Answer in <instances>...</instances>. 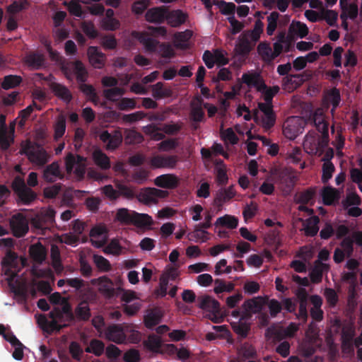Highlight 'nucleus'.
<instances>
[{
  "label": "nucleus",
  "instance_id": "obj_1",
  "mask_svg": "<svg viewBox=\"0 0 362 362\" xmlns=\"http://www.w3.org/2000/svg\"><path fill=\"white\" fill-rule=\"evenodd\" d=\"M19 153L25 155L32 164L38 167L45 166L51 158L50 153L41 144L30 140L21 144Z\"/></svg>",
  "mask_w": 362,
  "mask_h": 362
},
{
  "label": "nucleus",
  "instance_id": "obj_2",
  "mask_svg": "<svg viewBox=\"0 0 362 362\" xmlns=\"http://www.w3.org/2000/svg\"><path fill=\"white\" fill-rule=\"evenodd\" d=\"M165 341H143L144 348L153 353L173 355L176 354L178 358L185 361L189 358V351L185 348L177 349L173 344H165Z\"/></svg>",
  "mask_w": 362,
  "mask_h": 362
},
{
  "label": "nucleus",
  "instance_id": "obj_3",
  "mask_svg": "<svg viewBox=\"0 0 362 362\" xmlns=\"http://www.w3.org/2000/svg\"><path fill=\"white\" fill-rule=\"evenodd\" d=\"M116 218L122 223L133 224L139 228L147 227L153 224L151 216L146 214H139L134 211H131L126 208L117 210Z\"/></svg>",
  "mask_w": 362,
  "mask_h": 362
},
{
  "label": "nucleus",
  "instance_id": "obj_4",
  "mask_svg": "<svg viewBox=\"0 0 362 362\" xmlns=\"http://www.w3.org/2000/svg\"><path fill=\"white\" fill-rule=\"evenodd\" d=\"M271 175L284 192L289 193L293 190L296 177L293 175L291 168H274L271 170Z\"/></svg>",
  "mask_w": 362,
  "mask_h": 362
},
{
  "label": "nucleus",
  "instance_id": "obj_5",
  "mask_svg": "<svg viewBox=\"0 0 362 362\" xmlns=\"http://www.w3.org/2000/svg\"><path fill=\"white\" fill-rule=\"evenodd\" d=\"M62 71L69 81H71L74 76H75L78 83L86 82L88 78V72L83 63L80 60L69 62L63 64Z\"/></svg>",
  "mask_w": 362,
  "mask_h": 362
},
{
  "label": "nucleus",
  "instance_id": "obj_6",
  "mask_svg": "<svg viewBox=\"0 0 362 362\" xmlns=\"http://www.w3.org/2000/svg\"><path fill=\"white\" fill-rule=\"evenodd\" d=\"M198 302L201 309L211 313L213 322L218 323L223 320L226 313L218 300L209 296H204L198 298Z\"/></svg>",
  "mask_w": 362,
  "mask_h": 362
},
{
  "label": "nucleus",
  "instance_id": "obj_7",
  "mask_svg": "<svg viewBox=\"0 0 362 362\" xmlns=\"http://www.w3.org/2000/svg\"><path fill=\"white\" fill-rule=\"evenodd\" d=\"M168 195L167 191L154 187H146L136 194V198L145 204H156L159 198H165Z\"/></svg>",
  "mask_w": 362,
  "mask_h": 362
},
{
  "label": "nucleus",
  "instance_id": "obj_8",
  "mask_svg": "<svg viewBox=\"0 0 362 362\" xmlns=\"http://www.w3.org/2000/svg\"><path fill=\"white\" fill-rule=\"evenodd\" d=\"M354 239L352 236L345 237L340 243V247L334 250L333 259L335 263L342 262L345 257H350L354 252Z\"/></svg>",
  "mask_w": 362,
  "mask_h": 362
},
{
  "label": "nucleus",
  "instance_id": "obj_9",
  "mask_svg": "<svg viewBox=\"0 0 362 362\" xmlns=\"http://www.w3.org/2000/svg\"><path fill=\"white\" fill-rule=\"evenodd\" d=\"M11 228L14 236L21 238L28 233V221L22 214H17L12 216L10 221Z\"/></svg>",
  "mask_w": 362,
  "mask_h": 362
},
{
  "label": "nucleus",
  "instance_id": "obj_10",
  "mask_svg": "<svg viewBox=\"0 0 362 362\" xmlns=\"http://www.w3.org/2000/svg\"><path fill=\"white\" fill-rule=\"evenodd\" d=\"M298 329L297 325L293 322L286 327L272 326L267 329L266 336H274V339H284V337H293Z\"/></svg>",
  "mask_w": 362,
  "mask_h": 362
},
{
  "label": "nucleus",
  "instance_id": "obj_11",
  "mask_svg": "<svg viewBox=\"0 0 362 362\" xmlns=\"http://www.w3.org/2000/svg\"><path fill=\"white\" fill-rule=\"evenodd\" d=\"M177 162L178 157L175 155H157L151 158L150 165L153 168H174Z\"/></svg>",
  "mask_w": 362,
  "mask_h": 362
},
{
  "label": "nucleus",
  "instance_id": "obj_12",
  "mask_svg": "<svg viewBox=\"0 0 362 362\" xmlns=\"http://www.w3.org/2000/svg\"><path fill=\"white\" fill-rule=\"evenodd\" d=\"M236 195V191L233 185L228 187L221 188L216 192L213 204L220 211L224 203L229 202Z\"/></svg>",
  "mask_w": 362,
  "mask_h": 362
},
{
  "label": "nucleus",
  "instance_id": "obj_13",
  "mask_svg": "<svg viewBox=\"0 0 362 362\" xmlns=\"http://www.w3.org/2000/svg\"><path fill=\"white\" fill-rule=\"evenodd\" d=\"M51 321L48 320L45 316L38 319V323L44 332L51 333L54 331H59L61 326L56 321V318L62 315L60 310L51 311L49 313Z\"/></svg>",
  "mask_w": 362,
  "mask_h": 362
},
{
  "label": "nucleus",
  "instance_id": "obj_14",
  "mask_svg": "<svg viewBox=\"0 0 362 362\" xmlns=\"http://www.w3.org/2000/svg\"><path fill=\"white\" fill-rule=\"evenodd\" d=\"M91 284L98 285L99 292L107 298H112L115 294L113 282L106 276L92 279Z\"/></svg>",
  "mask_w": 362,
  "mask_h": 362
},
{
  "label": "nucleus",
  "instance_id": "obj_15",
  "mask_svg": "<svg viewBox=\"0 0 362 362\" xmlns=\"http://www.w3.org/2000/svg\"><path fill=\"white\" fill-rule=\"evenodd\" d=\"M3 267H7L6 274L10 276L9 280H14L18 276L16 270L18 264V255L16 252L8 250L1 262Z\"/></svg>",
  "mask_w": 362,
  "mask_h": 362
},
{
  "label": "nucleus",
  "instance_id": "obj_16",
  "mask_svg": "<svg viewBox=\"0 0 362 362\" xmlns=\"http://www.w3.org/2000/svg\"><path fill=\"white\" fill-rule=\"evenodd\" d=\"M100 139L107 144V150L114 151L122 144V134L120 131H115L113 134H111L105 130L100 134Z\"/></svg>",
  "mask_w": 362,
  "mask_h": 362
},
{
  "label": "nucleus",
  "instance_id": "obj_17",
  "mask_svg": "<svg viewBox=\"0 0 362 362\" xmlns=\"http://www.w3.org/2000/svg\"><path fill=\"white\" fill-rule=\"evenodd\" d=\"M43 179L47 182H54L57 180H62L64 177V173L60 169L58 161L52 162L47 165L43 170Z\"/></svg>",
  "mask_w": 362,
  "mask_h": 362
},
{
  "label": "nucleus",
  "instance_id": "obj_18",
  "mask_svg": "<svg viewBox=\"0 0 362 362\" xmlns=\"http://www.w3.org/2000/svg\"><path fill=\"white\" fill-rule=\"evenodd\" d=\"M167 8L165 6H156L147 10L145 14L146 21L151 23H163L166 18Z\"/></svg>",
  "mask_w": 362,
  "mask_h": 362
},
{
  "label": "nucleus",
  "instance_id": "obj_19",
  "mask_svg": "<svg viewBox=\"0 0 362 362\" xmlns=\"http://www.w3.org/2000/svg\"><path fill=\"white\" fill-rule=\"evenodd\" d=\"M154 184L161 188L173 189L180 184V179L174 174H163L156 177Z\"/></svg>",
  "mask_w": 362,
  "mask_h": 362
},
{
  "label": "nucleus",
  "instance_id": "obj_20",
  "mask_svg": "<svg viewBox=\"0 0 362 362\" xmlns=\"http://www.w3.org/2000/svg\"><path fill=\"white\" fill-rule=\"evenodd\" d=\"M88 57L90 63L96 69H101L104 66L106 56L100 52L97 47L90 46L88 48Z\"/></svg>",
  "mask_w": 362,
  "mask_h": 362
},
{
  "label": "nucleus",
  "instance_id": "obj_21",
  "mask_svg": "<svg viewBox=\"0 0 362 362\" xmlns=\"http://www.w3.org/2000/svg\"><path fill=\"white\" fill-rule=\"evenodd\" d=\"M187 18V14L182 11L173 10L168 11L167 8L166 18L167 23L173 28H177L185 23Z\"/></svg>",
  "mask_w": 362,
  "mask_h": 362
},
{
  "label": "nucleus",
  "instance_id": "obj_22",
  "mask_svg": "<svg viewBox=\"0 0 362 362\" xmlns=\"http://www.w3.org/2000/svg\"><path fill=\"white\" fill-rule=\"evenodd\" d=\"M50 88L55 96L63 100L66 104H69L73 99V95L70 90L59 83H53L51 84Z\"/></svg>",
  "mask_w": 362,
  "mask_h": 362
},
{
  "label": "nucleus",
  "instance_id": "obj_23",
  "mask_svg": "<svg viewBox=\"0 0 362 362\" xmlns=\"http://www.w3.org/2000/svg\"><path fill=\"white\" fill-rule=\"evenodd\" d=\"M29 252L33 261L38 264H42L47 255L46 249L41 243L32 245L30 247Z\"/></svg>",
  "mask_w": 362,
  "mask_h": 362
},
{
  "label": "nucleus",
  "instance_id": "obj_24",
  "mask_svg": "<svg viewBox=\"0 0 362 362\" xmlns=\"http://www.w3.org/2000/svg\"><path fill=\"white\" fill-rule=\"evenodd\" d=\"M319 223L320 218L317 216H313L307 218L303 223L305 235L308 237L315 236L319 231Z\"/></svg>",
  "mask_w": 362,
  "mask_h": 362
},
{
  "label": "nucleus",
  "instance_id": "obj_25",
  "mask_svg": "<svg viewBox=\"0 0 362 362\" xmlns=\"http://www.w3.org/2000/svg\"><path fill=\"white\" fill-rule=\"evenodd\" d=\"M216 180L219 185H226L228 182L226 166L221 159L216 161L215 167Z\"/></svg>",
  "mask_w": 362,
  "mask_h": 362
},
{
  "label": "nucleus",
  "instance_id": "obj_26",
  "mask_svg": "<svg viewBox=\"0 0 362 362\" xmlns=\"http://www.w3.org/2000/svg\"><path fill=\"white\" fill-rule=\"evenodd\" d=\"M13 293L18 298V300L23 303H25L28 297V288L25 283H21L18 280L16 281L15 285H11V281L13 280L8 279Z\"/></svg>",
  "mask_w": 362,
  "mask_h": 362
},
{
  "label": "nucleus",
  "instance_id": "obj_27",
  "mask_svg": "<svg viewBox=\"0 0 362 362\" xmlns=\"http://www.w3.org/2000/svg\"><path fill=\"white\" fill-rule=\"evenodd\" d=\"M329 266L320 260L315 262L313 269L310 272V278L313 284H318L321 282L322 279V273L324 271L327 270Z\"/></svg>",
  "mask_w": 362,
  "mask_h": 362
},
{
  "label": "nucleus",
  "instance_id": "obj_28",
  "mask_svg": "<svg viewBox=\"0 0 362 362\" xmlns=\"http://www.w3.org/2000/svg\"><path fill=\"white\" fill-rule=\"evenodd\" d=\"M74 315L78 320H89L91 313L89 305L87 301H81L74 309Z\"/></svg>",
  "mask_w": 362,
  "mask_h": 362
},
{
  "label": "nucleus",
  "instance_id": "obj_29",
  "mask_svg": "<svg viewBox=\"0 0 362 362\" xmlns=\"http://www.w3.org/2000/svg\"><path fill=\"white\" fill-rule=\"evenodd\" d=\"M316 341H298V351L300 355L310 357L314 354L317 349Z\"/></svg>",
  "mask_w": 362,
  "mask_h": 362
},
{
  "label": "nucleus",
  "instance_id": "obj_30",
  "mask_svg": "<svg viewBox=\"0 0 362 362\" xmlns=\"http://www.w3.org/2000/svg\"><path fill=\"white\" fill-rule=\"evenodd\" d=\"M263 303V298L259 296L246 300L243 304V308L247 309L253 314H256L262 311Z\"/></svg>",
  "mask_w": 362,
  "mask_h": 362
},
{
  "label": "nucleus",
  "instance_id": "obj_31",
  "mask_svg": "<svg viewBox=\"0 0 362 362\" xmlns=\"http://www.w3.org/2000/svg\"><path fill=\"white\" fill-rule=\"evenodd\" d=\"M25 62L29 66L39 69L44 65L45 57L38 52H31L26 57Z\"/></svg>",
  "mask_w": 362,
  "mask_h": 362
},
{
  "label": "nucleus",
  "instance_id": "obj_32",
  "mask_svg": "<svg viewBox=\"0 0 362 362\" xmlns=\"http://www.w3.org/2000/svg\"><path fill=\"white\" fill-rule=\"evenodd\" d=\"M290 33L296 35L300 38L306 37L309 30L306 24L300 21H293L288 28Z\"/></svg>",
  "mask_w": 362,
  "mask_h": 362
},
{
  "label": "nucleus",
  "instance_id": "obj_33",
  "mask_svg": "<svg viewBox=\"0 0 362 362\" xmlns=\"http://www.w3.org/2000/svg\"><path fill=\"white\" fill-rule=\"evenodd\" d=\"M93 158L95 163L103 170H107L110 168L109 158L101 150H95L93 153Z\"/></svg>",
  "mask_w": 362,
  "mask_h": 362
},
{
  "label": "nucleus",
  "instance_id": "obj_34",
  "mask_svg": "<svg viewBox=\"0 0 362 362\" xmlns=\"http://www.w3.org/2000/svg\"><path fill=\"white\" fill-rule=\"evenodd\" d=\"M55 212L53 209L48 211L45 216H37L33 220V224L37 229H45L47 226L45 224L46 221L52 222L54 220Z\"/></svg>",
  "mask_w": 362,
  "mask_h": 362
},
{
  "label": "nucleus",
  "instance_id": "obj_35",
  "mask_svg": "<svg viewBox=\"0 0 362 362\" xmlns=\"http://www.w3.org/2000/svg\"><path fill=\"white\" fill-rule=\"evenodd\" d=\"M257 52L264 62L269 63L274 60L272 49L268 43L260 42L257 46Z\"/></svg>",
  "mask_w": 362,
  "mask_h": 362
},
{
  "label": "nucleus",
  "instance_id": "obj_36",
  "mask_svg": "<svg viewBox=\"0 0 362 362\" xmlns=\"http://www.w3.org/2000/svg\"><path fill=\"white\" fill-rule=\"evenodd\" d=\"M304 81L303 76L301 74H290L283 78V83L285 86L289 88H296L300 86Z\"/></svg>",
  "mask_w": 362,
  "mask_h": 362
},
{
  "label": "nucleus",
  "instance_id": "obj_37",
  "mask_svg": "<svg viewBox=\"0 0 362 362\" xmlns=\"http://www.w3.org/2000/svg\"><path fill=\"white\" fill-rule=\"evenodd\" d=\"M23 79L20 76L17 75H7L4 77L1 83V88L4 90L14 88L19 86Z\"/></svg>",
  "mask_w": 362,
  "mask_h": 362
},
{
  "label": "nucleus",
  "instance_id": "obj_38",
  "mask_svg": "<svg viewBox=\"0 0 362 362\" xmlns=\"http://www.w3.org/2000/svg\"><path fill=\"white\" fill-rule=\"evenodd\" d=\"M238 224L237 218L230 215H225L217 218L215 226H226L230 229L236 228Z\"/></svg>",
  "mask_w": 362,
  "mask_h": 362
},
{
  "label": "nucleus",
  "instance_id": "obj_39",
  "mask_svg": "<svg viewBox=\"0 0 362 362\" xmlns=\"http://www.w3.org/2000/svg\"><path fill=\"white\" fill-rule=\"evenodd\" d=\"M355 325L352 322H346L341 327V339H361V338H355Z\"/></svg>",
  "mask_w": 362,
  "mask_h": 362
},
{
  "label": "nucleus",
  "instance_id": "obj_40",
  "mask_svg": "<svg viewBox=\"0 0 362 362\" xmlns=\"http://www.w3.org/2000/svg\"><path fill=\"white\" fill-rule=\"evenodd\" d=\"M338 194L337 189L332 187H326L322 192V197L325 205H332L335 199H337Z\"/></svg>",
  "mask_w": 362,
  "mask_h": 362
},
{
  "label": "nucleus",
  "instance_id": "obj_41",
  "mask_svg": "<svg viewBox=\"0 0 362 362\" xmlns=\"http://www.w3.org/2000/svg\"><path fill=\"white\" fill-rule=\"evenodd\" d=\"M143 129L144 132L149 135L153 140L160 141L165 137L164 134L160 132V129L154 124H148Z\"/></svg>",
  "mask_w": 362,
  "mask_h": 362
},
{
  "label": "nucleus",
  "instance_id": "obj_42",
  "mask_svg": "<svg viewBox=\"0 0 362 362\" xmlns=\"http://www.w3.org/2000/svg\"><path fill=\"white\" fill-rule=\"evenodd\" d=\"M11 344V351H12V356L14 359L21 361L23 359L24 354L23 350L25 346L21 341H8Z\"/></svg>",
  "mask_w": 362,
  "mask_h": 362
},
{
  "label": "nucleus",
  "instance_id": "obj_43",
  "mask_svg": "<svg viewBox=\"0 0 362 362\" xmlns=\"http://www.w3.org/2000/svg\"><path fill=\"white\" fill-rule=\"evenodd\" d=\"M161 315L158 310H153L144 317L145 325L148 328L157 325L160 320Z\"/></svg>",
  "mask_w": 362,
  "mask_h": 362
},
{
  "label": "nucleus",
  "instance_id": "obj_44",
  "mask_svg": "<svg viewBox=\"0 0 362 362\" xmlns=\"http://www.w3.org/2000/svg\"><path fill=\"white\" fill-rule=\"evenodd\" d=\"M118 192V198L122 197L127 199H133L136 197V193L134 189L126 185L119 183L116 185Z\"/></svg>",
  "mask_w": 362,
  "mask_h": 362
},
{
  "label": "nucleus",
  "instance_id": "obj_45",
  "mask_svg": "<svg viewBox=\"0 0 362 362\" xmlns=\"http://www.w3.org/2000/svg\"><path fill=\"white\" fill-rule=\"evenodd\" d=\"M152 91L153 96L157 100L171 95V90L168 88H163V84L161 82H158L153 85Z\"/></svg>",
  "mask_w": 362,
  "mask_h": 362
},
{
  "label": "nucleus",
  "instance_id": "obj_46",
  "mask_svg": "<svg viewBox=\"0 0 362 362\" xmlns=\"http://www.w3.org/2000/svg\"><path fill=\"white\" fill-rule=\"evenodd\" d=\"M30 3L28 0L13 1L6 8V11L10 14H16L28 7Z\"/></svg>",
  "mask_w": 362,
  "mask_h": 362
},
{
  "label": "nucleus",
  "instance_id": "obj_47",
  "mask_svg": "<svg viewBox=\"0 0 362 362\" xmlns=\"http://www.w3.org/2000/svg\"><path fill=\"white\" fill-rule=\"evenodd\" d=\"M107 336L105 339H126L122 338L124 334L122 327L119 325H112L107 328Z\"/></svg>",
  "mask_w": 362,
  "mask_h": 362
},
{
  "label": "nucleus",
  "instance_id": "obj_48",
  "mask_svg": "<svg viewBox=\"0 0 362 362\" xmlns=\"http://www.w3.org/2000/svg\"><path fill=\"white\" fill-rule=\"evenodd\" d=\"M17 195L25 204H30L37 198V194L27 186Z\"/></svg>",
  "mask_w": 362,
  "mask_h": 362
},
{
  "label": "nucleus",
  "instance_id": "obj_49",
  "mask_svg": "<svg viewBox=\"0 0 362 362\" xmlns=\"http://www.w3.org/2000/svg\"><path fill=\"white\" fill-rule=\"evenodd\" d=\"M93 258L95 266L100 272H107L111 270L112 267L109 260L104 257L94 255Z\"/></svg>",
  "mask_w": 362,
  "mask_h": 362
},
{
  "label": "nucleus",
  "instance_id": "obj_50",
  "mask_svg": "<svg viewBox=\"0 0 362 362\" xmlns=\"http://www.w3.org/2000/svg\"><path fill=\"white\" fill-rule=\"evenodd\" d=\"M299 129L298 127L291 123L290 121H287L283 127V132L284 136L291 139L294 140L298 135Z\"/></svg>",
  "mask_w": 362,
  "mask_h": 362
},
{
  "label": "nucleus",
  "instance_id": "obj_51",
  "mask_svg": "<svg viewBox=\"0 0 362 362\" xmlns=\"http://www.w3.org/2000/svg\"><path fill=\"white\" fill-rule=\"evenodd\" d=\"M124 139L125 142L129 144H139L141 142L143 136L139 132L134 129H126L124 132Z\"/></svg>",
  "mask_w": 362,
  "mask_h": 362
},
{
  "label": "nucleus",
  "instance_id": "obj_52",
  "mask_svg": "<svg viewBox=\"0 0 362 362\" xmlns=\"http://www.w3.org/2000/svg\"><path fill=\"white\" fill-rule=\"evenodd\" d=\"M214 4L218 6L223 15L234 16L236 7L233 3L221 0L217 1Z\"/></svg>",
  "mask_w": 362,
  "mask_h": 362
},
{
  "label": "nucleus",
  "instance_id": "obj_53",
  "mask_svg": "<svg viewBox=\"0 0 362 362\" xmlns=\"http://www.w3.org/2000/svg\"><path fill=\"white\" fill-rule=\"evenodd\" d=\"M79 89L83 94L89 97L93 102H95L98 100L95 89L92 85L86 84V82H80Z\"/></svg>",
  "mask_w": 362,
  "mask_h": 362
},
{
  "label": "nucleus",
  "instance_id": "obj_54",
  "mask_svg": "<svg viewBox=\"0 0 362 362\" xmlns=\"http://www.w3.org/2000/svg\"><path fill=\"white\" fill-rule=\"evenodd\" d=\"M13 142V136L8 135V129L0 130V148L2 151H6Z\"/></svg>",
  "mask_w": 362,
  "mask_h": 362
},
{
  "label": "nucleus",
  "instance_id": "obj_55",
  "mask_svg": "<svg viewBox=\"0 0 362 362\" xmlns=\"http://www.w3.org/2000/svg\"><path fill=\"white\" fill-rule=\"evenodd\" d=\"M232 327L233 331L241 337H245L250 328L249 323L243 321L233 323Z\"/></svg>",
  "mask_w": 362,
  "mask_h": 362
},
{
  "label": "nucleus",
  "instance_id": "obj_56",
  "mask_svg": "<svg viewBox=\"0 0 362 362\" xmlns=\"http://www.w3.org/2000/svg\"><path fill=\"white\" fill-rule=\"evenodd\" d=\"M66 131V120L64 116H60L54 125V139L58 140L63 136Z\"/></svg>",
  "mask_w": 362,
  "mask_h": 362
},
{
  "label": "nucleus",
  "instance_id": "obj_57",
  "mask_svg": "<svg viewBox=\"0 0 362 362\" xmlns=\"http://www.w3.org/2000/svg\"><path fill=\"white\" fill-rule=\"evenodd\" d=\"M62 185L60 183L46 187L43 189V195L47 199L55 198L61 192Z\"/></svg>",
  "mask_w": 362,
  "mask_h": 362
},
{
  "label": "nucleus",
  "instance_id": "obj_58",
  "mask_svg": "<svg viewBox=\"0 0 362 362\" xmlns=\"http://www.w3.org/2000/svg\"><path fill=\"white\" fill-rule=\"evenodd\" d=\"M337 18V12L333 10H322L321 12V20H325L330 26H334L336 25Z\"/></svg>",
  "mask_w": 362,
  "mask_h": 362
},
{
  "label": "nucleus",
  "instance_id": "obj_59",
  "mask_svg": "<svg viewBox=\"0 0 362 362\" xmlns=\"http://www.w3.org/2000/svg\"><path fill=\"white\" fill-rule=\"evenodd\" d=\"M279 16V13L276 11H273L267 17L268 24L267 27V33L268 35H272L274 34V32L275 31L277 26V21Z\"/></svg>",
  "mask_w": 362,
  "mask_h": 362
},
{
  "label": "nucleus",
  "instance_id": "obj_60",
  "mask_svg": "<svg viewBox=\"0 0 362 362\" xmlns=\"http://www.w3.org/2000/svg\"><path fill=\"white\" fill-rule=\"evenodd\" d=\"M82 160V157L80 156H77V160L76 159L75 156L69 153L65 158V166L66 170L68 173H71L75 165H77L79 162Z\"/></svg>",
  "mask_w": 362,
  "mask_h": 362
},
{
  "label": "nucleus",
  "instance_id": "obj_61",
  "mask_svg": "<svg viewBox=\"0 0 362 362\" xmlns=\"http://www.w3.org/2000/svg\"><path fill=\"white\" fill-rule=\"evenodd\" d=\"M122 247L117 239H112L110 243L105 247L103 252L105 254L118 255L120 254Z\"/></svg>",
  "mask_w": 362,
  "mask_h": 362
},
{
  "label": "nucleus",
  "instance_id": "obj_62",
  "mask_svg": "<svg viewBox=\"0 0 362 362\" xmlns=\"http://www.w3.org/2000/svg\"><path fill=\"white\" fill-rule=\"evenodd\" d=\"M334 171V166L331 161L327 160L323 163L322 175V181L323 183L327 182L328 180L331 179Z\"/></svg>",
  "mask_w": 362,
  "mask_h": 362
},
{
  "label": "nucleus",
  "instance_id": "obj_63",
  "mask_svg": "<svg viewBox=\"0 0 362 362\" xmlns=\"http://www.w3.org/2000/svg\"><path fill=\"white\" fill-rule=\"evenodd\" d=\"M90 346L87 347L86 352L93 353L95 356H100L105 349V344L103 341H90Z\"/></svg>",
  "mask_w": 362,
  "mask_h": 362
},
{
  "label": "nucleus",
  "instance_id": "obj_64",
  "mask_svg": "<svg viewBox=\"0 0 362 362\" xmlns=\"http://www.w3.org/2000/svg\"><path fill=\"white\" fill-rule=\"evenodd\" d=\"M315 195V191L310 188L296 196V203L307 204L311 201Z\"/></svg>",
  "mask_w": 362,
  "mask_h": 362
}]
</instances>
